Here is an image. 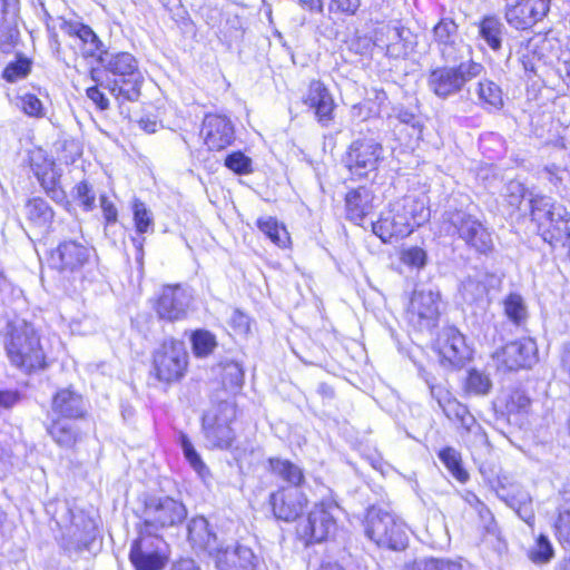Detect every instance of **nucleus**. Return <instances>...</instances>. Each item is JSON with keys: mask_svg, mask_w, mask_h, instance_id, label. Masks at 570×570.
Masks as SVG:
<instances>
[{"mask_svg": "<svg viewBox=\"0 0 570 570\" xmlns=\"http://www.w3.org/2000/svg\"><path fill=\"white\" fill-rule=\"evenodd\" d=\"M9 327L6 352L11 364L27 373L42 368L46 357L33 326L20 322Z\"/></svg>", "mask_w": 570, "mask_h": 570, "instance_id": "1", "label": "nucleus"}, {"mask_svg": "<svg viewBox=\"0 0 570 570\" xmlns=\"http://www.w3.org/2000/svg\"><path fill=\"white\" fill-rule=\"evenodd\" d=\"M365 534L376 546L394 551H402L409 544L407 527L402 519L381 508L367 510Z\"/></svg>", "mask_w": 570, "mask_h": 570, "instance_id": "2", "label": "nucleus"}, {"mask_svg": "<svg viewBox=\"0 0 570 570\" xmlns=\"http://www.w3.org/2000/svg\"><path fill=\"white\" fill-rule=\"evenodd\" d=\"M531 219L544 240L560 242L570 238V213L550 197L535 195L530 198Z\"/></svg>", "mask_w": 570, "mask_h": 570, "instance_id": "3", "label": "nucleus"}, {"mask_svg": "<svg viewBox=\"0 0 570 570\" xmlns=\"http://www.w3.org/2000/svg\"><path fill=\"white\" fill-rule=\"evenodd\" d=\"M485 72L484 67L473 60L458 66H443L428 75V88L440 99H448L461 92L468 82Z\"/></svg>", "mask_w": 570, "mask_h": 570, "instance_id": "4", "label": "nucleus"}, {"mask_svg": "<svg viewBox=\"0 0 570 570\" xmlns=\"http://www.w3.org/2000/svg\"><path fill=\"white\" fill-rule=\"evenodd\" d=\"M443 218L469 249L481 255H488L494 249L492 233L475 216L455 208L448 209Z\"/></svg>", "mask_w": 570, "mask_h": 570, "instance_id": "5", "label": "nucleus"}, {"mask_svg": "<svg viewBox=\"0 0 570 570\" xmlns=\"http://www.w3.org/2000/svg\"><path fill=\"white\" fill-rule=\"evenodd\" d=\"M139 537L132 542L129 560L136 570H163L167 562V544L157 533L138 528Z\"/></svg>", "mask_w": 570, "mask_h": 570, "instance_id": "6", "label": "nucleus"}, {"mask_svg": "<svg viewBox=\"0 0 570 570\" xmlns=\"http://www.w3.org/2000/svg\"><path fill=\"white\" fill-rule=\"evenodd\" d=\"M186 517L187 509L183 502L170 497L150 498L146 501L139 527L156 533L159 529L181 523Z\"/></svg>", "mask_w": 570, "mask_h": 570, "instance_id": "7", "label": "nucleus"}, {"mask_svg": "<svg viewBox=\"0 0 570 570\" xmlns=\"http://www.w3.org/2000/svg\"><path fill=\"white\" fill-rule=\"evenodd\" d=\"M441 296L432 288H417L413 292L406 318L411 326L419 331H431L440 317Z\"/></svg>", "mask_w": 570, "mask_h": 570, "instance_id": "8", "label": "nucleus"}, {"mask_svg": "<svg viewBox=\"0 0 570 570\" xmlns=\"http://www.w3.org/2000/svg\"><path fill=\"white\" fill-rule=\"evenodd\" d=\"M187 368V352L180 341H165L154 353V371L160 382L171 383L183 377Z\"/></svg>", "mask_w": 570, "mask_h": 570, "instance_id": "9", "label": "nucleus"}, {"mask_svg": "<svg viewBox=\"0 0 570 570\" xmlns=\"http://www.w3.org/2000/svg\"><path fill=\"white\" fill-rule=\"evenodd\" d=\"M235 406L229 402H222L203 416V430L207 442L213 448L227 449L234 441L230 428L235 419Z\"/></svg>", "mask_w": 570, "mask_h": 570, "instance_id": "10", "label": "nucleus"}, {"mask_svg": "<svg viewBox=\"0 0 570 570\" xmlns=\"http://www.w3.org/2000/svg\"><path fill=\"white\" fill-rule=\"evenodd\" d=\"M382 159V145L374 139L365 138L350 145L343 161L352 175L366 177L377 169Z\"/></svg>", "mask_w": 570, "mask_h": 570, "instance_id": "11", "label": "nucleus"}, {"mask_svg": "<svg viewBox=\"0 0 570 570\" xmlns=\"http://www.w3.org/2000/svg\"><path fill=\"white\" fill-rule=\"evenodd\" d=\"M94 249L79 239H65L51 252L49 264L65 274L80 272L92 256Z\"/></svg>", "mask_w": 570, "mask_h": 570, "instance_id": "12", "label": "nucleus"}, {"mask_svg": "<svg viewBox=\"0 0 570 570\" xmlns=\"http://www.w3.org/2000/svg\"><path fill=\"white\" fill-rule=\"evenodd\" d=\"M28 163L47 196L56 203L65 202L66 193L59 187L60 174L55 161L42 149H35L29 151Z\"/></svg>", "mask_w": 570, "mask_h": 570, "instance_id": "13", "label": "nucleus"}, {"mask_svg": "<svg viewBox=\"0 0 570 570\" xmlns=\"http://www.w3.org/2000/svg\"><path fill=\"white\" fill-rule=\"evenodd\" d=\"M217 570H254L257 557L244 544L219 542L208 556Z\"/></svg>", "mask_w": 570, "mask_h": 570, "instance_id": "14", "label": "nucleus"}, {"mask_svg": "<svg viewBox=\"0 0 570 570\" xmlns=\"http://www.w3.org/2000/svg\"><path fill=\"white\" fill-rule=\"evenodd\" d=\"M191 304V295L179 285L165 286L158 296L155 311L160 320L168 322L181 321L187 317Z\"/></svg>", "mask_w": 570, "mask_h": 570, "instance_id": "15", "label": "nucleus"}, {"mask_svg": "<svg viewBox=\"0 0 570 570\" xmlns=\"http://www.w3.org/2000/svg\"><path fill=\"white\" fill-rule=\"evenodd\" d=\"M433 399L436 400L444 415L452 422L458 423L466 432L479 429L475 417L470 413L466 405L455 399L451 392L441 385H435L426 380Z\"/></svg>", "mask_w": 570, "mask_h": 570, "instance_id": "16", "label": "nucleus"}, {"mask_svg": "<svg viewBox=\"0 0 570 570\" xmlns=\"http://www.w3.org/2000/svg\"><path fill=\"white\" fill-rule=\"evenodd\" d=\"M494 358L498 367L508 371H517L530 367L537 360V345L531 338H523L505 344Z\"/></svg>", "mask_w": 570, "mask_h": 570, "instance_id": "17", "label": "nucleus"}, {"mask_svg": "<svg viewBox=\"0 0 570 570\" xmlns=\"http://www.w3.org/2000/svg\"><path fill=\"white\" fill-rule=\"evenodd\" d=\"M335 510L336 507L334 504H315L302 528L303 535L309 542L326 540L336 529V520L333 514Z\"/></svg>", "mask_w": 570, "mask_h": 570, "instance_id": "18", "label": "nucleus"}, {"mask_svg": "<svg viewBox=\"0 0 570 570\" xmlns=\"http://www.w3.org/2000/svg\"><path fill=\"white\" fill-rule=\"evenodd\" d=\"M550 0H519L505 11L510 26L525 30L534 26L548 13Z\"/></svg>", "mask_w": 570, "mask_h": 570, "instance_id": "19", "label": "nucleus"}, {"mask_svg": "<svg viewBox=\"0 0 570 570\" xmlns=\"http://www.w3.org/2000/svg\"><path fill=\"white\" fill-rule=\"evenodd\" d=\"M439 354L450 365L462 366L471 356L464 336L455 327H445L438 340Z\"/></svg>", "mask_w": 570, "mask_h": 570, "instance_id": "20", "label": "nucleus"}, {"mask_svg": "<svg viewBox=\"0 0 570 570\" xmlns=\"http://www.w3.org/2000/svg\"><path fill=\"white\" fill-rule=\"evenodd\" d=\"M306 498L299 489L284 488L271 495L275 517L284 521H294L306 505Z\"/></svg>", "mask_w": 570, "mask_h": 570, "instance_id": "21", "label": "nucleus"}, {"mask_svg": "<svg viewBox=\"0 0 570 570\" xmlns=\"http://www.w3.org/2000/svg\"><path fill=\"white\" fill-rule=\"evenodd\" d=\"M373 233L384 243L392 238H402L410 235L413 229L409 220L403 216L402 210H397V203H393L389 210L382 213L380 219L372 224Z\"/></svg>", "mask_w": 570, "mask_h": 570, "instance_id": "22", "label": "nucleus"}, {"mask_svg": "<svg viewBox=\"0 0 570 570\" xmlns=\"http://www.w3.org/2000/svg\"><path fill=\"white\" fill-rule=\"evenodd\" d=\"M202 132L210 150H223L234 141V127L230 120L219 115H207Z\"/></svg>", "mask_w": 570, "mask_h": 570, "instance_id": "23", "label": "nucleus"}, {"mask_svg": "<svg viewBox=\"0 0 570 570\" xmlns=\"http://www.w3.org/2000/svg\"><path fill=\"white\" fill-rule=\"evenodd\" d=\"M51 410L65 420L80 419L87 411L82 396L70 389H62L55 394Z\"/></svg>", "mask_w": 570, "mask_h": 570, "instance_id": "24", "label": "nucleus"}, {"mask_svg": "<svg viewBox=\"0 0 570 570\" xmlns=\"http://www.w3.org/2000/svg\"><path fill=\"white\" fill-rule=\"evenodd\" d=\"M187 537L195 550L207 552L208 556L220 542L217 535L209 529V523L204 517H195L189 520Z\"/></svg>", "mask_w": 570, "mask_h": 570, "instance_id": "25", "label": "nucleus"}, {"mask_svg": "<svg viewBox=\"0 0 570 570\" xmlns=\"http://www.w3.org/2000/svg\"><path fill=\"white\" fill-rule=\"evenodd\" d=\"M373 199V193L366 187L350 190L345 196L346 217L360 225L372 212Z\"/></svg>", "mask_w": 570, "mask_h": 570, "instance_id": "26", "label": "nucleus"}, {"mask_svg": "<svg viewBox=\"0 0 570 570\" xmlns=\"http://www.w3.org/2000/svg\"><path fill=\"white\" fill-rule=\"evenodd\" d=\"M144 82L141 72H134L127 77L115 78L109 82L110 94L118 100L137 101Z\"/></svg>", "mask_w": 570, "mask_h": 570, "instance_id": "27", "label": "nucleus"}, {"mask_svg": "<svg viewBox=\"0 0 570 570\" xmlns=\"http://www.w3.org/2000/svg\"><path fill=\"white\" fill-rule=\"evenodd\" d=\"M397 210L403 212V216L409 220L414 230L415 227L423 225L430 218V209L426 207L425 199L414 195H406L397 200Z\"/></svg>", "mask_w": 570, "mask_h": 570, "instance_id": "28", "label": "nucleus"}, {"mask_svg": "<svg viewBox=\"0 0 570 570\" xmlns=\"http://www.w3.org/2000/svg\"><path fill=\"white\" fill-rule=\"evenodd\" d=\"M102 66L116 76V78L127 77L130 73L139 72L136 58L129 52H102L100 55Z\"/></svg>", "mask_w": 570, "mask_h": 570, "instance_id": "29", "label": "nucleus"}, {"mask_svg": "<svg viewBox=\"0 0 570 570\" xmlns=\"http://www.w3.org/2000/svg\"><path fill=\"white\" fill-rule=\"evenodd\" d=\"M24 210L29 223L42 232H47L53 222V209L41 197L29 199L24 206Z\"/></svg>", "mask_w": 570, "mask_h": 570, "instance_id": "30", "label": "nucleus"}, {"mask_svg": "<svg viewBox=\"0 0 570 570\" xmlns=\"http://www.w3.org/2000/svg\"><path fill=\"white\" fill-rule=\"evenodd\" d=\"M48 433L59 446L65 449H72L81 439L76 424L65 419L53 420L48 426Z\"/></svg>", "mask_w": 570, "mask_h": 570, "instance_id": "31", "label": "nucleus"}, {"mask_svg": "<svg viewBox=\"0 0 570 570\" xmlns=\"http://www.w3.org/2000/svg\"><path fill=\"white\" fill-rule=\"evenodd\" d=\"M272 473L286 482L291 488L298 489L304 482V472L297 464L278 458H272L268 461Z\"/></svg>", "mask_w": 570, "mask_h": 570, "instance_id": "32", "label": "nucleus"}, {"mask_svg": "<svg viewBox=\"0 0 570 570\" xmlns=\"http://www.w3.org/2000/svg\"><path fill=\"white\" fill-rule=\"evenodd\" d=\"M474 92L482 107L488 110H500L504 105L502 89L490 79L479 80Z\"/></svg>", "mask_w": 570, "mask_h": 570, "instance_id": "33", "label": "nucleus"}, {"mask_svg": "<svg viewBox=\"0 0 570 570\" xmlns=\"http://www.w3.org/2000/svg\"><path fill=\"white\" fill-rule=\"evenodd\" d=\"M385 36L387 39H397V42L386 43V55L391 58H405L412 50L410 42L405 36L410 32L404 28L385 27Z\"/></svg>", "mask_w": 570, "mask_h": 570, "instance_id": "34", "label": "nucleus"}, {"mask_svg": "<svg viewBox=\"0 0 570 570\" xmlns=\"http://www.w3.org/2000/svg\"><path fill=\"white\" fill-rule=\"evenodd\" d=\"M56 523L61 529L62 535L68 539V544L80 548L85 539L79 524L76 522V517L70 509L63 507V513L59 518H56Z\"/></svg>", "mask_w": 570, "mask_h": 570, "instance_id": "35", "label": "nucleus"}, {"mask_svg": "<svg viewBox=\"0 0 570 570\" xmlns=\"http://www.w3.org/2000/svg\"><path fill=\"white\" fill-rule=\"evenodd\" d=\"M258 229L278 247H286L289 243V234L275 217L265 216L257 219Z\"/></svg>", "mask_w": 570, "mask_h": 570, "instance_id": "36", "label": "nucleus"}, {"mask_svg": "<svg viewBox=\"0 0 570 570\" xmlns=\"http://www.w3.org/2000/svg\"><path fill=\"white\" fill-rule=\"evenodd\" d=\"M503 24L492 16L484 17L480 22V36L493 50L501 48Z\"/></svg>", "mask_w": 570, "mask_h": 570, "instance_id": "37", "label": "nucleus"}, {"mask_svg": "<svg viewBox=\"0 0 570 570\" xmlns=\"http://www.w3.org/2000/svg\"><path fill=\"white\" fill-rule=\"evenodd\" d=\"M439 459L458 481L465 482L468 480L469 474L462 468L461 455L455 449L451 446L443 449L439 453Z\"/></svg>", "mask_w": 570, "mask_h": 570, "instance_id": "38", "label": "nucleus"}, {"mask_svg": "<svg viewBox=\"0 0 570 570\" xmlns=\"http://www.w3.org/2000/svg\"><path fill=\"white\" fill-rule=\"evenodd\" d=\"M504 313L514 324H521L528 316V308L523 297L520 294L511 293L504 301Z\"/></svg>", "mask_w": 570, "mask_h": 570, "instance_id": "39", "label": "nucleus"}, {"mask_svg": "<svg viewBox=\"0 0 570 570\" xmlns=\"http://www.w3.org/2000/svg\"><path fill=\"white\" fill-rule=\"evenodd\" d=\"M528 557L535 564L550 562L554 557V549L549 538L544 534H540L529 549Z\"/></svg>", "mask_w": 570, "mask_h": 570, "instance_id": "40", "label": "nucleus"}, {"mask_svg": "<svg viewBox=\"0 0 570 570\" xmlns=\"http://www.w3.org/2000/svg\"><path fill=\"white\" fill-rule=\"evenodd\" d=\"M491 387L492 382L487 374L478 370H471L469 372L464 384L466 393L483 396L490 393Z\"/></svg>", "mask_w": 570, "mask_h": 570, "instance_id": "41", "label": "nucleus"}, {"mask_svg": "<svg viewBox=\"0 0 570 570\" xmlns=\"http://www.w3.org/2000/svg\"><path fill=\"white\" fill-rule=\"evenodd\" d=\"M554 534L562 546L570 547V504L564 503L558 509V517L553 523Z\"/></svg>", "mask_w": 570, "mask_h": 570, "instance_id": "42", "label": "nucleus"}, {"mask_svg": "<svg viewBox=\"0 0 570 570\" xmlns=\"http://www.w3.org/2000/svg\"><path fill=\"white\" fill-rule=\"evenodd\" d=\"M222 381L226 389L237 390L244 383V370L239 363L228 361L222 364Z\"/></svg>", "mask_w": 570, "mask_h": 570, "instance_id": "43", "label": "nucleus"}, {"mask_svg": "<svg viewBox=\"0 0 570 570\" xmlns=\"http://www.w3.org/2000/svg\"><path fill=\"white\" fill-rule=\"evenodd\" d=\"M193 351L198 357H206L217 345L215 336L204 330L196 331L191 336Z\"/></svg>", "mask_w": 570, "mask_h": 570, "instance_id": "44", "label": "nucleus"}, {"mask_svg": "<svg viewBox=\"0 0 570 570\" xmlns=\"http://www.w3.org/2000/svg\"><path fill=\"white\" fill-rule=\"evenodd\" d=\"M132 210L136 229L139 234H144L147 233L149 229H153V214L141 200L137 198L134 199Z\"/></svg>", "mask_w": 570, "mask_h": 570, "instance_id": "45", "label": "nucleus"}, {"mask_svg": "<svg viewBox=\"0 0 570 570\" xmlns=\"http://www.w3.org/2000/svg\"><path fill=\"white\" fill-rule=\"evenodd\" d=\"M530 397L522 390H512L509 392L504 400V405L508 413H525L530 407Z\"/></svg>", "mask_w": 570, "mask_h": 570, "instance_id": "46", "label": "nucleus"}, {"mask_svg": "<svg viewBox=\"0 0 570 570\" xmlns=\"http://www.w3.org/2000/svg\"><path fill=\"white\" fill-rule=\"evenodd\" d=\"M31 70V61L26 57H19L16 61L10 62L3 70L2 77L8 82H16L29 75Z\"/></svg>", "mask_w": 570, "mask_h": 570, "instance_id": "47", "label": "nucleus"}, {"mask_svg": "<svg viewBox=\"0 0 570 570\" xmlns=\"http://www.w3.org/2000/svg\"><path fill=\"white\" fill-rule=\"evenodd\" d=\"M330 97H332V95L324 83L320 80H313L308 86L304 104L314 109Z\"/></svg>", "mask_w": 570, "mask_h": 570, "instance_id": "48", "label": "nucleus"}, {"mask_svg": "<svg viewBox=\"0 0 570 570\" xmlns=\"http://www.w3.org/2000/svg\"><path fill=\"white\" fill-rule=\"evenodd\" d=\"M225 166L238 175H247L253 171L252 159L242 151L229 154L225 158Z\"/></svg>", "mask_w": 570, "mask_h": 570, "instance_id": "49", "label": "nucleus"}, {"mask_svg": "<svg viewBox=\"0 0 570 570\" xmlns=\"http://www.w3.org/2000/svg\"><path fill=\"white\" fill-rule=\"evenodd\" d=\"M458 31V26L452 19H442L434 28V39L440 43L448 46L453 42Z\"/></svg>", "mask_w": 570, "mask_h": 570, "instance_id": "50", "label": "nucleus"}, {"mask_svg": "<svg viewBox=\"0 0 570 570\" xmlns=\"http://www.w3.org/2000/svg\"><path fill=\"white\" fill-rule=\"evenodd\" d=\"M75 190L76 199L79 202L82 208L87 212L92 210L95 208L96 195L88 181L82 180L78 183L75 187Z\"/></svg>", "mask_w": 570, "mask_h": 570, "instance_id": "51", "label": "nucleus"}, {"mask_svg": "<svg viewBox=\"0 0 570 570\" xmlns=\"http://www.w3.org/2000/svg\"><path fill=\"white\" fill-rule=\"evenodd\" d=\"M21 110L30 117H42L43 106L35 95L27 94L20 98Z\"/></svg>", "mask_w": 570, "mask_h": 570, "instance_id": "52", "label": "nucleus"}, {"mask_svg": "<svg viewBox=\"0 0 570 570\" xmlns=\"http://www.w3.org/2000/svg\"><path fill=\"white\" fill-rule=\"evenodd\" d=\"M180 445L183 448L185 458L190 463V465L196 470L200 471L205 468L203 461L200 460L199 455L197 454L196 450L194 449V445L191 444L190 440L185 435H180Z\"/></svg>", "mask_w": 570, "mask_h": 570, "instance_id": "53", "label": "nucleus"}, {"mask_svg": "<svg viewBox=\"0 0 570 570\" xmlns=\"http://www.w3.org/2000/svg\"><path fill=\"white\" fill-rule=\"evenodd\" d=\"M180 445L183 448L185 458L190 463V465L196 470L200 471L205 468L203 461L200 460L199 455L197 454L196 450L194 449V445L191 444L190 440L185 435H180Z\"/></svg>", "mask_w": 570, "mask_h": 570, "instance_id": "54", "label": "nucleus"}, {"mask_svg": "<svg viewBox=\"0 0 570 570\" xmlns=\"http://www.w3.org/2000/svg\"><path fill=\"white\" fill-rule=\"evenodd\" d=\"M180 445L183 448L185 458L190 463V465L196 470L200 471L205 468L203 461L200 460L199 455L197 454L196 450L194 449V445L191 444L190 440L185 435H180Z\"/></svg>", "mask_w": 570, "mask_h": 570, "instance_id": "55", "label": "nucleus"}, {"mask_svg": "<svg viewBox=\"0 0 570 570\" xmlns=\"http://www.w3.org/2000/svg\"><path fill=\"white\" fill-rule=\"evenodd\" d=\"M402 261L409 266L421 268L425 265L426 253L420 247H411L403 252Z\"/></svg>", "mask_w": 570, "mask_h": 570, "instance_id": "56", "label": "nucleus"}, {"mask_svg": "<svg viewBox=\"0 0 570 570\" xmlns=\"http://www.w3.org/2000/svg\"><path fill=\"white\" fill-rule=\"evenodd\" d=\"M78 38L86 45L89 46L88 52L94 55L95 51L99 50L101 45L99 38L94 32V30L83 23L80 24Z\"/></svg>", "mask_w": 570, "mask_h": 570, "instance_id": "57", "label": "nucleus"}, {"mask_svg": "<svg viewBox=\"0 0 570 570\" xmlns=\"http://www.w3.org/2000/svg\"><path fill=\"white\" fill-rule=\"evenodd\" d=\"M424 570H462V564L450 559L426 558Z\"/></svg>", "mask_w": 570, "mask_h": 570, "instance_id": "58", "label": "nucleus"}, {"mask_svg": "<svg viewBox=\"0 0 570 570\" xmlns=\"http://www.w3.org/2000/svg\"><path fill=\"white\" fill-rule=\"evenodd\" d=\"M334 107L335 104L333 97H330L326 98V100L323 101L321 105L314 108L315 116L317 117L322 126H327L333 119Z\"/></svg>", "mask_w": 570, "mask_h": 570, "instance_id": "59", "label": "nucleus"}, {"mask_svg": "<svg viewBox=\"0 0 570 570\" xmlns=\"http://www.w3.org/2000/svg\"><path fill=\"white\" fill-rule=\"evenodd\" d=\"M508 202L510 206L519 208L520 204L522 203V199L524 197L525 189L523 185H521L518 181H511L509 183L508 187Z\"/></svg>", "mask_w": 570, "mask_h": 570, "instance_id": "60", "label": "nucleus"}, {"mask_svg": "<svg viewBox=\"0 0 570 570\" xmlns=\"http://www.w3.org/2000/svg\"><path fill=\"white\" fill-rule=\"evenodd\" d=\"M502 499L513 510L518 508V505L520 507L532 502L529 493L523 490H519L517 493L513 494L508 493L507 495H502Z\"/></svg>", "mask_w": 570, "mask_h": 570, "instance_id": "61", "label": "nucleus"}, {"mask_svg": "<svg viewBox=\"0 0 570 570\" xmlns=\"http://www.w3.org/2000/svg\"><path fill=\"white\" fill-rule=\"evenodd\" d=\"M229 324L237 331V333H246L249 328L248 316L238 309H234L229 317Z\"/></svg>", "mask_w": 570, "mask_h": 570, "instance_id": "62", "label": "nucleus"}, {"mask_svg": "<svg viewBox=\"0 0 570 570\" xmlns=\"http://www.w3.org/2000/svg\"><path fill=\"white\" fill-rule=\"evenodd\" d=\"M361 4V0H331V9L343 13L354 14Z\"/></svg>", "mask_w": 570, "mask_h": 570, "instance_id": "63", "label": "nucleus"}, {"mask_svg": "<svg viewBox=\"0 0 570 570\" xmlns=\"http://www.w3.org/2000/svg\"><path fill=\"white\" fill-rule=\"evenodd\" d=\"M20 401V394L17 391L0 390V410H10Z\"/></svg>", "mask_w": 570, "mask_h": 570, "instance_id": "64", "label": "nucleus"}]
</instances>
